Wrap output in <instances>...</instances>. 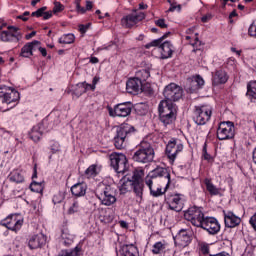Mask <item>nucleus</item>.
<instances>
[{
    "instance_id": "de8ad7c7",
    "label": "nucleus",
    "mask_w": 256,
    "mask_h": 256,
    "mask_svg": "<svg viewBox=\"0 0 256 256\" xmlns=\"http://www.w3.org/2000/svg\"><path fill=\"white\" fill-rule=\"evenodd\" d=\"M64 7L62 6L61 2H54L53 13H61Z\"/></svg>"
},
{
    "instance_id": "052dcab7",
    "label": "nucleus",
    "mask_w": 256,
    "mask_h": 256,
    "mask_svg": "<svg viewBox=\"0 0 256 256\" xmlns=\"http://www.w3.org/2000/svg\"><path fill=\"white\" fill-rule=\"evenodd\" d=\"M176 9H177L178 11H181V5H177V6L171 5V7L169 8L168 11L173 12V11H175Z\"/></svg>"
},
{
    "instance_id": "9b49d317",
    "label": "nucleus",
    "mask_w": 256,
    "mask_h": 256,
    "mask_svg": "<svg viewBox=\"0 0 256 256\" xmlns=\"http://www.w3.org/2000/svg\"><path fill=\"white\" fill-rule=\"evenodd\" d=\"M110 117H127L131 115V103H121L116 105L114 108H109Z\"/></svg>"
},
{
    "instance_id": "e433bc0d",
    "label": "nucleus",
    "mask_w": 256,
    "mask_h": 256,
    "mask_svg": "<svg viewBox=\"0 0 256 256\" xmlns=\"http://www.w3.org/2000/svg\"><path fill=\"white\" fill-rule=\"evenodd\" d=\"M176 119H177V116L160 115V121L166 127H167V125H171Z\"/></svg>"
},
{
    "instance_id": "bb28decb",
    "label": "nucleus",
    "mask_w": 256,
    "mask_h": 256,
    "mask_svg": "<svg viewBox=\"0 0 256 256\" xmlns=\"http://www.w3.org/2000/svg\"><path fill=\"white\" fill-rule=\"evenodd\" d=\"M1 41H4L6 43H19V38L8 31H3L1 33Z\"/></svg>"
},
{
    "instance_id": "864d4df0",
    "label": "nucleus",
    "mask_w": 256,
    "mask_h": 256,
    "mask_svg": "<svg viewBox=\"0 0 256 256\" xmlns=\"http://www.w3.org/2000/svg\"><path fill=\"white\" fill-rule=\"evenodd\" d=\"M63 201V195L57 194L53 197V202L54 203H61Z\"/></svg>"
},
{
    "instance_id": "603ef678",
    "label": "nucleus",
    "mask_w": 256,
    "mask_h": 256,
    "mask_svg": "<svg viewBox=\"0 0 256 256\" xmlns=\"http://www.w3.org/2000/svg\"><path fill=\"white\" fill-rule=\"evenodd\" d=\"M156 25L161 27V29H166L167 24H165V19H159L156 21Z\"/></svg>"
},
{
    "instance_id": "4be33fe9",
    "label": "nucleus",
    "mask_w": 256,
    "mask_h": 256,
    "mask_svg": "<svg viewBox=\"0 0 256 256\" xmlns=\"http://www.w3.org/2000/svg\"><path fill=\"white\" fill-rule=\"evenodd\" d=\"M28 245L30 249H39V247H43L45 245V235L37 234L30 238Z\"/></svg>"
},
{
    "instance_id": "f3484780",
    "label": "nucleus",
    "mask_w": 256,
    "mask_h": 256,
    "mask_svg": "<svg viewBox=\"0 0 256 256\" xmlns=\"http://www.w3.org/2000/svg\"><path fill=\"white\" fill-rule=\"evenodd\" d=\"M191 243V231L182 229L179 231L178 235L175 238V244L178 247H188Z\"/></svg>"
},
{
    "instance_id": "a19ab883",
    "label": "nucleus",
    "mask_w": 256,
    "mask_h": 256,
    "mask_svg": "<svg viewBox=\"0 0 256 256\" xmlns=\"http://www.w3.org/2000/svg\"><path fill=\"white\" fill-rule=\"evenodd\" d=\"M192 45L193 52H197V51H201V49H203V44L201 43V41L199 40V38L195 37L194 41L190 43Z\"/></svg>"
},
{
    "instance_id": "a211bd4d",
    "label": "nucleus",
    "mask_w": 256,
    "mask_h": 256,
    "mask_svg": "<svg viewBox=\"0 0 256 256\" xmlns=\"http://www.w3.org/2000/svg\"><path fill=\"white\" fill-rule=\"evenodd\" d=\"M167 203L172 211H183V200L179 194L171 195L167 198Z\"/></svg>"
},
{
    "instance_id": "8fccbe9b",
    "label": "nucleus",
    "mask_w": 256,
    "mask_h": 256,
    "mask_svg": "<svg viewBox=\"0 0 256 256\" xmlns=\"http://www.w3.org/2000/svg\"><path fill=\"white\" fill-rule=\"evenodd\" d=\"M200 251L203 255L209 254V246L206 244H200Z\"/></svg>"
},
{
    "instance_id": "49530a36",
    "label": "nucleus",
    "mask_w": 256,
    "mask_h": 256,
    "mask_svg": "<svg viewBox=\"0 0 256 256\" xmlns=\"http://www.w3.org/2000/svg\"><path fill=\"white\" fill-rule=\"evenodd\" d=\"M30 45V49H32L33 51H37V49L39 50V48L41 47V42L34 40L33 42L28 43Z\"/></svg>"
},
{
    "instance_id": "13d9d810",
    "label": "nucleus",
    "mask_w": 256,
    "mask_h": 256,
    "mask_svg": "<svg viewBox=\"0 0 256 256\" xmlns=\"http://www.w3.org/2000/svg\"><path fill=\"white\" fill-rule=\"evenodd\" d=\"M29 17V12H24L23 15L17 16V19H21L22 21H27Z\"/></svg>"
},
{
    "instance_id": "c756f323",
    "label": "nucleus",
    "mask_w": 256,
    "mask_h": 256,
    "mask_svg": "<svg viewBox=\"0 0 256 256\" xmlns=\"http://www.w3.org/2000/svg\"><path fill=\"white\" fill-rule=\"evenodd\" d=\"M85 175L87 177H97V175H99V166H97V164H92L85 171Z\"/></svg>"
},
{
    "instance_id": "393cba45",
    "label": "nucleus",
    "mask_w": 256,
    "mask_h": 256,
    "mask_svg": "<svg viewBox=\"0 0 256 256\" xmlns=\"http://www.w3.org/2000/svg\"><path fill=\"white\" fill-rule=\"evenodd\" d=\"M71 193L75 195V197H83V195L87 193V184L81 182L73 185L71 187Z\"/></svg>"
},
{
    "instance_id": "2f4dec72",
    "label": "nucleus",
    "mask_w": 256,
    "mask_h": 256,
    "mask_svg": "<svg viewBox=\"0 0 256 256\" xmlns=\"http://www.w3.org/2000/svg\"><path fill=\"white\" fill-rule=\"evenodd\" d=\"M75 42V36L73 34H66L59 38V43L63 45H71Z\"/></svg>"
},
{
    "instance_id": "6e6d98bb",
    "label": "nucleus",
    "mask_w": 256,
    "mask_h": 256,
    "mask_svg": "<svg viewBox=\"0 0 256 256\" xmlns=\"http://www.w3.org/2000/svg\"><path fill=\"white\" fill-rule=\"evenodd\" d=\"M62 239H67L68 243L73 242V236L72 235H67V233H65V232L62 233Z\"/></svg>"
},
{
    "instance_id": "c85d7f7f",
    "label": "nucleus",
    "mask_w": 256,
    "mask_h": 256,
    "mask_svg": "<svg viewBox=\"0 0 256 256\" xmlns=\"http://www.w3.org/2000/svg\"><path fill=\"white\" fill-rule=\"evenodd\" d=\"M121 256H139V253L137 252V247H135L134 245L123 246Z\"/></svg>"
},
{
    "instance_id": "69168bd1",
    "label": "nucleus",
    "mask_w": 256,
    "mask_h": 256,
    "mask_svg": "<svg viewBox=\"0 0 256 256\" xmlns=\"http://www.w3.org/2000/svg\"><path fill=\"white\" fill-rule=\"evenodd\" d=\"M35 35H37V32L33 31L30 34H27L25 36V39H27V40L32 39V37H35Z\"/></svg>"
},
{
    "instance_id": "20e7f679",
    "label": "nucleus",
    "mask_w": 256,
    "mask_h": 256,
    "mask_svg": "<svg viewBox=\"0 0 256 256\" xmlns=\"http://www.w3.org/2000/svg\"><path fill=\"white\" fill-rule=\"evenodd\" d=\"M163 95V101H168V103L179 101L183 97V88L175 83H171L165 87Z\"/></svg>"
},
{
    "instance_id": "7ed1b4c3",
    "label": "nucleus",
    "mask_w": 256,
    "mask_h": 256,
    "mask_svg": "<svg viewBox=\"0 0 256 256\" xmlns=\"http://www.w3.org/2000/svg\"><path fill=\"white\" fill-rule=\"evenodd\" d=\"M131 133H135V128L129 124H122L117 129V134L114 137L116 149H123V147H125V139H127Z\"/></svg>"
},
{
    "instance_id": "c03bdc74",
    "label": "nucleus",
    "mask_w": 256,
    "mask_h": 256,
    "mask_svg": "<svg viewBox=\"0 0 256 256\" xmlns=\"http://www.w3.org/2000/svg\"><path fill=\"white\" fill-rule=\"evenodd\" d=\"M79 211V202H74L73 205L68 209L69 215H73V213H78Z\"/></svg>"
},
{
    "instance_id": "cd10ccee",
    "label": "nucleus",
    "mask_w": 256,
    "mask_h": 256,
    "mask_svg": "<svg viewBox=\"0 0 256 256\" xmlns=\"http://www.w3.org/2000/svg\"><path fill=\"white\" fill-rule=\"evenodd\" d=\"M9 179L13 183H23V181H25V176H23L21 170H14L10 173Z\"/></svg>"
},
{
    "instance_id": "37998d69",
    "label": "nucleus",
    "mask_w": 256,
    "mask_h": 256,
    "mask_svg": "<svg viewBox=\"0 0 256 256\" xmlns=\"http://www.w3.org/2000/svg\"><path fill=\"white\" fill-rule=\"evenodd\" d=\"M30 189L34 193H42L43 192V185H41V183L33 182L30 185Z\"/></svg>"
},
{
    "instance_id": "6e6552de",
    "label": "nucleus",
    "mask_w": 256,
    "mask_h": 256,
    "mask_svg": "<svg viewBox=\"0 0 256 256\" xmlns=\"http://www.w3.org/2000/svg\"><path fill=\"white\" fill-rule=\"evenodd\" d=\"M213 111L209 106L203 105L196 107L194 121L197 125H205L211 119Z\"/></svg>"
},
{
    "instance_id": "9d476101",
    "label": "nucleus",
    "mask_w": 256,
    "mask_h": 256,
    "mask_svg": "<svg viewBox=\"0 0 256 256\" xmlns=\"http://www.w3.org/2000/svg\"><path fill=\"white\" fill-rule=\"evenodd\" d=\"M183 151V144L177 140H170L166 146V155L171 163L175 162L177 155Z\"/></svg>"
},
{
    "instance_id": "473e14b6",
    "label": "nucleus",
    "mask_w": 256,
    "mask_h": 256,
    "mask_svg": "<svg viewBox=\"0 0 256 256\" xmlns=\"http://www.w3.org/2000/svg\"><path fill=\"white\" fill-rule=\"evenodd\" d=\"M149 77H151V72L148 69H142L136 73V79H140L142 83Z\"/></svg>"
},
{
    "instance_id": "f704fd0d",
    "label": "nucleus",
    "mask_w": 256,
    "mask_h": 256,
    "mask_svg": "<svg viewBox=\"0 0 256 256\" xmlns=\"http://www.w3.org/2000/svg\"><path fill=\"white\" fill-rule=\"evenodd\" d=\"M247 95L252 99H256V81H252L247 86Z\"/></svg>"
},
{
    "instance_id": "1a4fd4ad",
    "label": "nucleus",
    "mask_w": 256,
    "mask_h": 256,
    "mask_svg": "<svg viewBox=\"0 0 256 256\" xmlns=\"http://www.w3.org/2000/svg\"><path fill=\"white\" fill-rule=\"evenodd\" d=\"M0 97L7 105L19 101V93L9 86H0Z\"/></svg>"
},
{
    "instance_id": "a878e982",
    "label": "nucleus",
    "mask_w": 256,
    "mask_h": 256,
    "mask_svg": "<svg viewBox=\"0 0 256 256\" xmlns=\"http://www.w3.org/2000/svg\"><path fill=\"white\" fill-rule=\"evenodd\" d=\"M162 59H169L173 55V45L166 41L160 45Z\"/></svg>"
},
{
    "instance_id": "f257e3e1",
    "label": "nucleus",
    "mask_w": 256,
    "mask_h": 256,
    "mask_svg": "<svg viewBox=\"0 0 256 256\" xmlns=\"http://www.w3.org/2000/svg\"><path fill=\"white\" fill-rule=\"evenodd\" d=\"M171 183V174L165 168H156L152 171L151 177L146 179V185L153 197L163 195Z\"/></svg>"
},
{
    "instance_id": "3c124183",
    "label": "nucleus",
    "mask_w": 256,
    "mask_h": 256,
    "mask_svg": "<svg viewBox=\"0 0 256 256\" xmlns=\"http://www.w3.org/2000/svg\"><path fill=\"white\" fill-rule=\"evenodd\" d=\"M99 83V77L95 76L92 81V85H87V87H90L91 91H95V85Z\"/></svg>"
},
{
    "instance_id": "6ab92c4d",
    "label": "nucleus",
    "mask_w": 256,
    "mask_h": 256,
    "mask_svg": "<svg viewBox=\"0 0 256 256\" xmlns=\"http://www.w3.org/2000/svg\"><path fill=\"white\" fill-rule=\"evenodd\" d=\"M143 175V171L134 172L133 179L135 182H132V187L134 189V193L139 197V199H142L143 197V182H139V179H141V176Z\"/></svg>"
},
{
    "instance_id": "4468645a",
    "label": "nucleus",
    "mask_w": 256,
    "mask_h": 256,
    "mask_svg": "<svg viewBox=\"0 0 256 256\" xmlns=\"http://www.w3.org/2000/svg\"><path fill=\"white\" fill-rule=\"evenodd\" d=\"M205 85V80L199 75L194 76L190 79H188V82L186 84V91L188 93H197L199 89H201Z\"/></svg>"
},
{
    "instance_id": "412c9836",
    "label": "nucleus",
    "mask_w": 256,
    "mask_h": 256,
    "mask_svg": "<svg viewBox=\"0 0 256 256\" xmlns=\"http://www.w3.org/2000/svg\"><path fill=\"white\" fill-rule=\"evenodd\" d=\"M143 87V82L139 78H132L129 79L126 83V90L127 93L133 94V93H139Z\"/></svg>"
},
{
    "instance_id": "aec40b11",
    "label": "nucleus",
    "mask_w": 256,
    "mask_h": 256,
    "mask_svg": "<svg viewBox=\"0 0 256 256\" xmlns=\"http://www.w3.org/2000/svg\"><path fill=\"white\" fill-rule=\"evenodd\" d=\"M145 19V14L143 12L138 15H128L122 19L121 23L124 27H134L137 25L139 21H143Z\"/></svg>"
},
{
    "instance_id": "72a5a7b5",
    "label": "nucleus",
    "mask_w": 256,
    "mask_h": 256,
    "mask_svg": "<svg viewBox=\"0 0 256 256\" xmlns=\"http://www.w3.org/2000/svg\"><path fill=\"white\" fill-rule=\"evenodd\" d=\"M205 185H206V189L208 191V193H210V195H219V188L215 187V185H213V183L210 182V180H205Z\"/></svg>"
},
{
    "instance_id": "4c0bfd02",
    "label": "nucleus",
    "mask_w": 256,
    "mask_h": 256,
    "mask_svg": "<svg viewBox=\"0 0 256 256\" xmlns=\"http://www.w3.org/2000/svg\"><path fill=\"white\" fill-rule=\"evenodd\" d=\"M21 57H31L33 55V50L31 49V45L27 43L21 49Z\"/></svg>"
},
{
    "instance_id": "a18cd8bd",
    "label": "nucleus",
    "mask_w": 256,
    "mask_h": 256,
    "mask_svg": "<svg viewBox=\"0 0 256 256\" xmlns=\"http://www.w3.org/2000/svg\"><path fill=\"white\" fill-rule=\"evenodd\" d=\"M45 11H47V7L39 8L37 11L32 13V17H43Z\"/></svg>"
},
{
    "instance_id": "09e8293b",
    "label": "nucleus",
    "mask_w": 256,
    "mask_h": 256,
    "mask_svg": "<svg viewBox=\"0 0 256 256\" xmlns=\"http://www.w3.org/2000/svg\"><path fill=\"white\" fill-rule=\"evenodd\" d=\"M248 33L250 37H256V24L252 23L249 27Z\"/></svg>"
},
{
    "instance_id": "0eeeda50",
    "label": "nucleus",
    "mask_w": 256,
    "mask_h": 256,
    "mask_svg": "<svg viewBox=\"0 0 256 256\" xmlns=\"http://www.w3.org/2000/svg\"><path fill=\"white\" fill-rule=\"evenodd\" d=\"M235 137V126L232 122H222L217 129V139L225 141L227 139H233Z\"/></svg>"
},
{
    "instance_id": "5701e85b",
    "label": "nucleus",
    "mask_w": 256,
    "mask_h": 256,
    "mask_svg": "<svg viewBox=\"0 0 256 256\" xmlns=\"http://www.w3.org/2000/svg\"><path fill=\"white\" fill-rule=\"evenodd\" d=\"M224 223L226 227L233 229V227H237L241 223V218L235 216L232 212H227L224 216Z\"/></svg>"
},
{
    "instance_id": "2eb2a0df",
    "label": "nucleus",
    "mask_w": 256,
    "mask_h": 256,
    "mask_svg": "<svg viewBox=\"0 0 256 256\" xmlns=\"http://www.w3.org/2000/svg\"><path fill=\"white\" fill-rule=\"evenodd\" d=\"M159 113L164 116L177 117V106L173 102L162 100L159 104Z\"/></svg>"
},
{
    "instance_id": "f8f14e48",
    "label": "nucleus",
    "mask_w": 256,
    "mask_h": 256,
    "mask_svg": "<svg viewBox=\"0 0 256 256\" xmlns=\"http://www.w3.org/2000/svg\"><path fill=\"white\" fill-rule=\"evenodd\" d=\"M2 225L11 231H17L20 227L23 226V219H21L16 214L10 215L2 221Z\"/></svg>"
},
{
    "instance_id": "79ce46f5",
    "label": "nucleus",
    "mask_w": 256,
    "mask_h": 256,
    "mask_svg": "<svg viewBox=\"0 0 256 256\" xmlns=\"http://www.w3.org/2000/svg\"><path fill=\"white\" fill-rule=\"evenodd\" d=\"M163 249H165V244L157 242L153 245L152 253H154V255H159V253L163 251Z\"/></svg>"
},
{
    "instance_id": "774afa93",
    "label": "nucleus",
    "mask_w": 256,
    "mask_h": 256,
    "mask_svg": "<svg viewBox=\"0 0 256 256\" xmlns=\"http://www.w3.org/2000/svg\"><path fill=\"white\" fill-rule=\"evenodd\" d=\"M119 224H120V226H121L123 229H127V227H128L127 222H125V221H123V220H121V221L119 222Z\"/></svg>"
},
{
    "instance_id": "423d86ee",
    "label": "nucleus",
    "mask_w": 256,
    "mask_h": 256,
    "mask_svg": "<svg viewBox=\"0 0 256 256\" xmlns=\"http://www.w3.org/2000/svg\"><path fill=\"white\" fill-rule=\"evenodd\" d=\"M185 219L190 221L194 227H202L205 221V215L203 211L197 207L190 208L185 214Z\"/></svg>"
},
{
    "instance_id": "ddd939ff",
    "label": "nucleus",
    "mask_w": 256,
    "mask_h": 256,
    "mask_svg": "<svg viewBox=\"0 0 256 256\" xmlns=\"http://www.w3.org/2000/svg\"><path fill=\"white\" fill-rule=\"evenodd\" d=\"M201 228L205 229V231H208L210 235H215V233H219V231L221 230L219 222L213 217H206L204 219V222H202Z\"/></svg>"
},
{
    "instance_id": "e2e57ef3",
    "label": "nucleus",
    "mask_w": 256,
    "mask_h": 256,
    "mask_svg": "<svg viewBox=\"0 0 256 256\" xmlns=\"http://www.w3.org/2000/svg\"><path fill=\"white\" fill-rule=\"evenodd\" d=\"M53 17V12H44L43 19H51Z\"/></svg>"
},
{
    "instance_id": "7c9ffc66",
    "label": "nucleus",
    "mask_w": 256,
    "mask_h": 256,
    "mask_svg": "<svg viewBox=\"0 0 256 256\" xmlns=\"http://www.w3.org/2000/svg\"><path fill=\"white\" fill-rule=\"evenodd\" d=\"M169 35H171L170 32L164 34L160 39L153 40L152 42L146 44V49H151V47H159V45H161V43L163 42V39H167Z\"/></svg>"
},
{
    "instance_id": "ea45409f",
    "label": "nucleus",
    "mask_w": 256,
    "mask_h": 256,
    "mask_svg": "<svg viewBox=\"0 0 256 256\" xmlns=\"http://www.w3.org/2000/svg\"><path fill=\"white\" fill-rule=\"evenodd\" d=\"M131 187H133V182L131 180L122 182V184L120 185V193H127V191L131 189Z\"/></svg>"
},
{
    "instance_id": "dca6fc26",
    "label": "nucleus",
    "mask_w": 256,
    "mask_h": 256,
    "mask_svg": "<svg viewBox=\"0 0 256 256\" xmlns=\"http://www.w3.org/2000/svg\"><path fill=\"white\" fill-rule=\"evenodd\" d=\"M98 199L101 201L102 205H105L106 207H110V205L117 203V198L109 187H106L103 193L98 195Z\"/></svg>"
},
{
    "instance_id": "b1692460",
    "label": "nucleus",
    "mask_w": 256,
    "mask_h": 256,
    "mask_svg": "<svg viewBox=\"0 0 256 256\" xmlns=\"http://www.w3.org/2000/svg\"><path fill=\"white\" fill-rule=\"evenodd\" d=\"M227 79L229 77L227 76V72L224 70H217L212 78V84L213 85H223L227 83Z\"/></svg>"
},
{
    "instance_id": "39448f33",
    "label": "nucleus",
    "mask_w": 256,
    "mask_h": 256,
    "mask_svg": "<svg viewBox=\"0 0 256 256\" xmlns=\"http://www.w3.org/2000/svg\"><path fill=\"white\" fill-rule=\"evenodd\" d=\"M110 163L116 173H125L127 171V156L122 153L110 154Z\"/></svg>"
},
{
    "instance_id": "f03ea898",
    "label": "nucleus",
    "mask_w": 256,
    "mask_h": 256,
    "mask_svg": "<svg viewBox=\"0 0 256 256\" xmlns=\"http://www.w3.org/2000/svg\"><path fill=\"white\" fill-rule=\"evenodd\" d=\"M154 157L155 150H153V147L146 142L141 143L140 149L133 155V159L138 163H151Z\"/></svg>"
},
{
    "instance_id": "0e129e2a",
    "label": "nucleus",
    "mask_w": 256,
    "mask_h": 256,
    "mask_svg": "<svg viewBox=\"0 0 256 256\" xmlns=\"http://www.w3.org/2000/svg\"><path fill=\"white\" fill-rule=\"evenodd\" d=\"M38 51H40L41 55H43V57H47V49L43 48V47H39Z\"/></svg>"
},
{
    "instance_id": "bf43d9fd",
    "label": "nucleus",
    "mask_w": 256,
    "mask_h": 256,
    "mask_svg": "<svg viewBox=\"0 0 256 256\" xmlns=\"http://www.w3.org/2000/svg\"><path fill=\"white\" fill-rule=\"evenodd\" d=\"M87 29H89V26H85L83 24L79 25V31L80 33H87Z\"/></svg>"
},
{
    "instance_id": "338daca9",
    "label": "nucleus",
    "mask_w": 256,
    "mask_h": 256,
    "mask_svg": "<svg viewBox=\"0 0 256 256\" xmlns=\"http://www.w3.org/2000/svg\"><path fill=\"white\" fill-rule=\"evenodd\" d=\"M87 85H91V84H87L86 82H83L81 84V86L84 88V92L87 91L88 89H91V86H87Z\"/></svg>"
},
{
    "instance_id": "680f3d73",
    "label": "nucleus",
    "mask_w": 256,
    "mask_h": 256,
    "mask_svg": "<svg viewBox=\"0 0 256 256\" xmlns=\"http://www.w3.org/2000/svg\"><path fill=\"white\" fill-rule=\"evenodd\" d=\"M91 9H93V2L87 0L86 1V10L91 11Z\"/></svg>"
},
{
    "instance_id": "5fc2aeb1",
    "label": "nucleus",
    "mask_w": 256,
    "mask_h": 256,
    "mask_svg": "<svg viewBox=\"0 0 256 256\" xmlns=\"http://www.w3.org/2000/svg\"><path fill=\"white\" fill-rule=\"evenodd\" d=\"M213 19V15L211 14H206L201 18L202 23H207L208 21H211Z\"/></svg>"
},
{
    "instance_id": "4d7b16f0",
    "label": "nucleus",
    "mask_w": 256,
    "mask_h": 256,
    "mask_svg": "<svg viewBox=\"0 0 256 256\" xmlns=\"http://www.w3.org/2000/svg\"><path fill=\"white\" fill-rule=\"evenodd\" d=\"M76 9L79 13H81V15H83L87 12V8L85 9L84 7H81V4H79V3L76 5Z\"/></svg>"
},
{
    "instance_id": "c9c22d12",
    "label": "nucleus",
    "mask_w": 256,
    "mask_h": 256,
    "mask_svg": "<svg viewBox=\"0 0 256 256\" xmlns=\"http://www.w3.org/2000/svg\"><path fill=\"white\" fill-rule=\"evenodd\" d=\"M81 249L76 247L74 250H62L58 256H79Z\"/></svg>"
},
{
    "instance_id": "58836bf2",
    "label": "nucleus",
    "mask_w": 256,
    "mask_h": 256,
    "mask_svg": "<svg viewBox=\"0 0 256 256\" xmlns=\"http://www.w3.org/2000/svg\"><path fill=\"white\" fill-rule=\"evenodd\" d=\"M42 135L43 134L41 133V131H39L37 128H33L32 131L30 132V139H32V141L37 143V141L41 139Z\"/></svg>"
}]
</instances>
